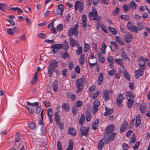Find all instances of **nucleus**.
Masks as SVG:
<instances>
[{
    "instance_id": "nucleus-1",
    "label": "nucleus",
    "mask_w": 150,
    "mask_h": 150,
    "mask_svg": "<svg viewBox=\"0 0 150 150\" xmlns=\"http://www.w3.org/2000/svg\"><path fill=\"white\" fill-rule=\"evenodd\" d=\"M58 63L59 61L55 59L52 60L49 63V65L47 67V74L49 77H51L52 76V70L56 69L58 67Z\"/></svg>"
},
{
    "instance_id": "nucleus-2",
    "label": "nucleus",
    "mask_w": 150,
    "mask_h": 150,
    "mask_svg": "<svg viewBox=\"0 0 150 150\" xmlns=\"http://www.w3.org/2000/svg\"><path fill=\"white\" fill-rule=\"evenodd\" d=\"M68 35L69 37H71L73 35H74L76 38H77L78 34V30L77 29V25L73 27V28H70L68 32Z\"/></svg>"
},
{
    "instance_id": "nucleus-3",
    "label": "nucleus",
    "mask_w": 150,
    "mask_h": 150,
    "mask_svg": "<svg viewBox=\"0 0 150 150\" xmlns=\"http://www.w3.org/2000/svg\"><path fill=\"white\" fill-rule=\"evenodd\" d=\"M63 47V45L62 44H55L51 46L52 51L54 54L56 53L57 51Z\"/></svg>"
},
{
    "instance_id": "nucleus-4",
    "label": "nucleus",
    "mask_w": 150,
    "mask_h": 150,
    "mask_svg": "<svg viewBox=\"0 0 150 150\" xmlns=\"http://www.w3.org/2000/svg\"><path fill=\"white\" fill-rule=\"evenodd\" d=\"M127 29L131 32H134L136 33H138L139 29L137 26H134L132 25V23L129 21L127 25Z\"/></svg>"
},
{
    "instance_id": "nucleus-5",
    "label": "nucleus",
    "mask_w": 150,
    "mask_h": 150,
    "mask_svg": "<svg viewBox=\"0 0 150 150\" xmlns=\"http://www.w3.org/2000/svg\"><path fill=\"white\" fill-rule=\"evenodd\" d=\"M83 8L84 5L82 3L79 1H76L75 5V11H77L78 8H79V12L81 13L83 10Z\"/></svg>"
},
{
    "instance_id": "nucleus-6",
    "label": "nucleus",
    "mask_w": 150,
    "mask_h": 150,
    "mask_svg": "<svg viewBox=\"0 0 150 150\" xmlns=\"http://www.w3.org/2000/svg\"><path fill=\"white\" fill-rule=\"evenodd\" d=\"M139 67L142 69V70H144L146 66L145 62L147 61L148 59L147 58H144L142 57H141L139 58Z\"/></svg>"
},
{
    "instance_id": "nucleus-7",
    "label": "nucleus",
    "mask_w": 150,
    "mask_h": 150,
    "mask_svg": "<svg viewBox=\"0 0 150 150\" xmlns=\"http://www.w3.org/2000/svg\"><path fill=\"white\" fill-rule=\"evenodd\" d=\"M100 104V102L98 99L95 100L93 103V107L91 111L93 114H95L98 110V107Z\"/></svg>"
},
{
    "instance_id": "nucleus-8",
    "label": "nucleus",
    "mask_w": 150,
    "mask_h": 150,
    "mask_svg": "<svg viewBox=\"0 0 150 150\" xmlns=\"http://www.w3.org/2000/svg\"><path fill=\"white\" fill-rule=\"evenodd\" d=\"M80 133L82 136H87L88 135L89 127L86 128L84 126H82L80 129Z\"/></svg>"
},
{
    "instance_id": "nucleus-9",
    "label": "nucleus",
    "mask_w": 150,
    "mask_h": 150,
    "mask_svg": "<svg viewBox=\"0 0 150 150\" xmlns=\"http://www.w3.org/2000/svg\"><path fill=\"white\" fill-rule=\"evenodd\" d=\"M83 82V79L80 78L77 79L76 81V84L78 88V91L80 92L81 91L83 88L82 83Z\"/></svg>"
},
{
    "instance_id": "nucleus-10",
    "label": "nucleus",
    "mask_w": 150,
    "mask_h": 150,
    "mask_svg": "<svg viewBox=\"0 0 150 150\" xmlns=\"http://www.w3.org/2000/svg\"><path fill=\"white\" fill-rule=\"evenodd\" d=\"M114 126L113 125H111L107 127L106 129L105 133L107 136H109L114 131Z\"/></svg>"
},
{
    "instance_id": "nucleus-11",
    "label": "nucleus",
    "mask_w": 150,
    "mask_h": 150,
    "mask_svg": "<svg viewBox=\"0 0 150 150\" xmlns=\"http://www.w3.org/2000/svg\"><path fill=\"white\" fill-rule=\"evenodd\" d=\"M103 98L105 102L109 100V93L108 90H105L103 91Z\"/></svg>"
},
{
    "instance_id": "nucleus-12",
    "label": "nucleus",
    "mask_w": 150,
    "mask_h": 150,
    "mask_svg": "<svg viewBox=\"0 0 150 150\" xmlns=\"http://www.w3.org/2000/svg\"><path fill=\"white\" fill-rule=\"evenodd\" d=\"M132 36L129 34H126L124 37L125 40L127 43H130L132 41Z\"/></svg>"
},
{
    "instance_id": "nucleus-13",
    "label": "nucleus",
    "mask_w": 150,
    "mask_h": 150,
    "mask_svg": "<svg viewBox=\"0 0 150 150\" xmlns=\"http://www.w3.org/2000/svg\"><path fill=\"white\" fill-rule=\"evenodd\" d=\"M141 115L139 114L137 115L135 118V125L136 127L139 126L141 122Z\"/></svg>"
},
{
    "instance_id": "nucleus-14",
    "label": "nucleus",
    "mask_w": 150,
    "mask_h": 150,
    "mask_svg": "<svg viewBox=\"0 0 150 150\" xmlns=\"http://www.w3.org/2000/svg\"><path fill=\"white\" fill-rule=\"evenodd\" d=\"M124 99V97L120 93H119L117 98L116 104L117 105L121 104Z\"/></svg>"
},
{
    "instance_id": "nucleus-15",
    "label": "nucleus",
    "mask_w": 150,
    "mask_h": 150,
    "mask_svg": "<svg viewBox=\"0 0 150 150\" xmlns=\"http://www.w3.org/2000/svg\"><path fill=\"white\" fill-rule=\"evenodd\" d=\"M106 142L105 139L103 138L100 140L98 144V148L99 150H101L103 146L104 143Z\"/></svg>"
},
{
    "instance_id": "nucleus-16",
    "label": "nucleus",
    "mask_w": 150,
    "mask_h": 150,
    "mask_svg": "<svg viewBox=\"0 0 150 150\" xmlns=\"http://www.w3.org/2000/svg\"><path fill=\"white\" fill-rule=\"evenodd\" d=\"M76 131L73 127H69L68 131L69 134L75 136L76 135Z\"/></svg>"
},
{
    "instance_id": "nucleus-17",
    "label": "nucleus",
    "mask_w": 150,
    "mask_h": 150,
    "mask_svg": "<svg viewBox=\"0 0 150 150\" xmlns=\"http://www.w3.org/2000/svg\"><path fill=\"white\" fill-rule=\"evenodd\" d=\"M143 71L141 70L140 69H139L137 70H135V77L137 79H138L139 76H142L144 73V72Z\"/></svg>"
},
{
    "instance_id": "nucleus-18",
    "label": "nucleus",
    "mask_w": 150,
    "mask_h": 150,
    "mask_svg": "<svg viewBox=\"0 0 150 150\" xmlns=\"http://www.w3.org/2000/svg\"><path fill=\"white\" fill-rule=\"evenodd\" d=\"M64 7V5L62 4L58 6V8L57 9V13L60 15H62L63 12V8Z\"/></svg>"
},
{
    "instance_id": "nucleus-19",
    "label": "nucleus",
    "mask_w": 150,
    "mask_h": 150,
    "mask_svg": "<svg viewBox=\"0 0 150 150\" xmlns=\"http://www.w3.org/2000/svg\"><path fill=\"white\" fill-rule=\"evenodd\" d=\"M99 120L98 119H97L93 122L92 125V128L94 130H96L98 126V124L99 123Z\"/></svg>"
},
{
    "instance_id": "nucleus-20",
    "label": "nucleus",
    "mask_w": 150,
    "mask_h": 150,
    "mask_svg": "<svg viewBox=\"0 0 150 150\" xmlns=\"http://www.w3.org/2000/svg\"><path fill=\"white\" fill-rule=\"evenodd\" d=\"M105 110L106 111L104 114V116L108 115L111 114L113 112V110L112 109L109 108L107 107H105Z\"/></svg>"
},
{
    "instance_id": "nucleus-21",
    "label": "nucleus",
    "mask_w": 150,
    "mask_h": 150,
    "mask_svg": "<svg viewBox=\"0 0 150 150\" xmlns=\"http://www.w3.org/2000/svg\"><path fill=\"white\" fill-rule=\"evenodd\" d=\"M97 12L96 10L95 9H93V11L90 13L89 14V18L91 20L93 19V18L95 16V15Z\"/></svg>"
},
{
    "instance_id": "nucleus-22",
    "label": "nucleus",
    "mask_w": 150,
    "mask_h": 150,
    "mask_svg": "<svg viewBox=\"0 0 150 150\" xmlns=\"http://www.w3.org/2000/svg\"><path fill=\"white\" fill-rule=\"evenodd\" d=\"M116 134V133H113L109 137H108L106 139V144L108 142L111 140V141H113L115 138V136Z\"/></svg>"
},
{
    "instance_id": "nucleus-23",
    "label": "nucleus",
    "mask_w": 150,
    "mask_h": 150,
    "mask_svg": "<svg viewBox=\"0 0 150 150\" xmlns=\"http://www.w3.org/2000/svg\"><path fill=\"white\" fill-rule=\"evenodd\" d=\"M103 74L102 73H100L98 78V83L99 85H101L103 83Z\"/></svg>"
},
{
    "instance_id": "nucleus-24",
    "label": "nucleus",
    "mask_w": 150,
    "mask_h": 150,
    "mask_svg": "<svg viewBox=\"0 0 150 150\" xmlns=\"http://www.w3.org/2000/svg\"><path fill=\"white\" fill-rule=\"evenodd\" d=\"M127 125L128 123L127 121H125L123 123L120 129V132L121 133H122V132H123L125 131V128Z\"/></svg>"
},
{
    "instance_id": "nucleus-25",
    "label": "nucleus",
    "mask_w": 150,
    "mask_h": 150,
    "mask_svg": "<svg viewBox=\"0 0 150 150\" xmlns=\"http://www.w3.org/2000/svg\"><path fill=\"white\" fill-rule=\"evenodd\" d=\"M115 40L117 42L121 45H124L125 44V42L118 36H115Z\"/></svg>"
},
{
    "instance_id": "nucleus-26",
    "label": "nucleus",
    "mask_w": 150,
    "mask_h": 150,
    "mask_svg": "<svg viewBox=\"0 0 150 150\" xmlns=\"http://www.w3.org/2000/svg\"><path fill=\"white\" fill-rule=\"evenodd\" d=\"M87 17L86 15H83V16L82 18V24L83 27V28L86 27L87 24Z\"/></svg>"
},
{
    "instance_id": "nucleus-27",
    "label": "nucleus",
    "mask_w": 150,
    "mask_h": 150,
    "mask_svg": "<svg viewBox=\"0 0 150 150\" xmlns=\"http://www.w3.org/2000/svg\"><path fill=\"white\" fill-rule=\"evenodd\" d=\"M62 108L64 110L68 112L70 110L69 107L67 103H63L62 106Z\"/></svg>"
},
{
    "instance_id": "nucleus-28",
    "label": "nucleus",
    "mask_w": 150,
    "mask_h": 150,
    "mask_svg": "<svg viewBox=\"0 0 150 150\" xmlns=\"http://www.w3.org/2000/svg\"><path fill=\"white\" fill-rule=\"evenodd\" d=\"M73 146V142L71 139H70L69 141V144L68 147L66 150H72Z\"/></svg>"
},
{
    "instance_id": "nucleus-29",
    "label": "nucleus",
    "mask_w": 150,
    "mask_h": 150,
    "mask_svg": "<svg viewBox=\"0 0 150 150\" xmlns=\"http://www.w3.org/2000/svg\"><path fill=\"white\" fill-rule=\"evenodd\" d=\"M85 120V116L83 114H82L79 120V123L80 125L83 124Z\"/></svg>"
},
{
    "instance_id": "nucleus-30",
    "label": "nucleus",
    "mask_w": 150,
    "mask_h": 150,
    "mask_svg": "<svg viewBox=\"0 0 150 150\" xmlns=\"http://www.w3.org/2000/svg\"><path fill=\"white\" fill-rule=\"evenodd\" d=\"M136 7L137 5L134 1H132L129 4L130 8L133 10H134L136 9Z\"/></svg>"
},
{
    "instance_id": "nucleus-31",
    "label": "nucleus",
    "mask_w": 150,
    "mask_h": 150,
    "mask_svg": "<svg viewBox=\"0 0 150 150\" xmlns=\"http://www.w3.org/2000/svg\"><path fill=\"white\" fill-rule=\"evenodd\" d=\"M98 57L99 58H98V61L102 63H103L105 61V59L102 56L101 53L100 52H99L98 53Z\"/></svg>"
},
{
    "instance_id": "nucleus-32",
    "label": "nucleus",
    "mask_w": 150,
    "mask_h": 150,
    "mask_svg": "<svg viewBox=\"0 0 150 150\" xmlns=\"http://www.w3.org/2000/svg\"><path fill=\"white\" fill-rule=\"evenodd\" d=\"M7 6L6 4L0 3V9L3 11H5Z\"/></svg>"
},
{
    "instance_id": "nucleus-33",
    "label": "nucleus",
    "mask_w": 150,
    "mask_h": 150,
    "mask_svg": "<svg viewBox=\"0 0 150 150\" xmlns=\"http://www.w3.org/2000/svg\"><path fill=\"white\" fill-rule=\"evenodd\" d=\"M44 110V109H42L41 111L40 115L41 118V120H40L39 122V124L40 125H42L44 124V123L43 122V116L44 115L43 113Z\"/></svg>"
},
{
    "instance_id": "nucleus-34",
    "label": "nucleus",
    "mask_w": 150,
    "mask_h": 150,
    "mask_svg": "<svg viewBox=\"0 0 150 150\" xmlns=\"http://www.w3.org/2000/svg\"><path fill=\"white\" fill-rule=\"evenodd\" d=\"M85 57V54H82L79 59V62L81 64H83L84 63V62L85 61V59L84 58Z\"/></svg>"
},
{
    "instance_id": "nucleus-35",
    "label": "nucleus",
    "mask_w": 150,
    "mask_h": 150,
    "mask_svg": "<svg viewBox=\"0 0 150 150\" xmlns=\"http://www.w3.org/2000/svg\"><path fill=\"white\" fill-rule=\"evenodd\" d=\"M54 115L55 116V120L57 123L58 124V122L60 121V115L57 112H56L54 113Z\"/></svg>"
},
{
    "instance_id": "nucleus-36",
    "label": "nucleus",
    "mask_w": 150,
    "mask_h": 150,
    "mask_svg": "<svg viewBox=\"0 0 150 150\" xmlns=\"http://www.w3.org/2000/svg\"><path fill=\"white\" fill-rule=\"evenodd\" d=\"M115 60L116 64L120 65L122 67H124V66H122L123 62L121 59H115Z\"/></svg>"
},
{
    "instance_id": "nucleus-37",
    "label": "nucleus",
    "mask_w": 150,
    "mask_h": 150,
    "mask_svg": "<svg viewBox=\"0 0 150 150\" xmlns=\"http://www.w3.org/2000/svg\"><path fill=\"white\" fill-rule=\"evenodd\" d=\"M132 136L133 137L135 136V134L134 133H133ZM137 141V139L135 138V137H132L130 138V142L129 143V144L130 145H132L135 142Z\"/></svg>"
},
{
    "instance_id": "nucleus-38",
    "label": "nucleus",
    "mask_w": 150,
    "mask_h": 150,
    "mask_svg": "<svg viewBox=\"0 0 150 150\" xmlns=\"http://www.w3.org/2000/svg\"><path fill=\"white\" fill-rule=\"evenodd\" d=\"M86 120L87 122H89L91 121V115L90 112H86Z\"/></svg>"
},
{
    "instance_id": "nucleus-39",
    "label": "nucleus",
    "mask_w": 150,
    "mask_h": 150,
    "mask_svg": "<svg viewBox=\"0 0 150 150\" xmlns=\"http://www.w3.org/2000/svg\"><path fill=\"white\" fill-rule=\"evenodd\" d=\"M47 115L48 117H52L53 114V110L51 108L48 109L47 110Z\"/></svg>"
},
{
    "instance_id": "nucleus-40",
    "label": "nucleus",
    "mask_w": 150,
    "mask_h": 150,
    "mask_svg": "<svg viewBox=\"0 0 150 150\" xmlns=\"http://www.w3.org/2000/svg\"><path fill=\"white\" fill-rule=\"evenodd\" d=\"M123 73L126 79L129 81H130V79L129 73L126 70H125Z\"/></svg>"
},
{
    "instance_id": "nucleus-41",
    "label": "nucleus",
    "mask_w": 150,
    "mask_h": 150,
    "mask_svg": "<svg viewBox=\"0 0 150 150\" xmlns=\"http://www.w3.org/2000/svg\"><path fill=\"white\" fill-rule=\"evenodd\" d=\"M134 103V100L131 99H128L127 106L130 108H131L133 105V103Z\"/></svg>"
},
{
    "instance_id": "nucleus-42",
    "label": "nucleus",
    "mask_w": 150,
    "mask_h": 150,
    "mask_svg": "<svg viewBox=\"0 0 150 150\" xmlns=\"http://www.w3.org/2000/svg\"><path fill=\"white\" fill-rule=\"evenodd\" d=\"M121 56L123 58L124 60H125L127 58L128 59L126 52L124 50H123L122 52H121Z\"/></svg>"
},
{
    "instance_id": "nucleus-43",
    "label": "nucleus",
    "mask_w": 150,
    "mask_h": 150,
    "mask_svg": "<svg viewBox=\"0 0 150 150\" xmlns=\"http://www.w3.org/2000/svg\"><path fill=\"white\" fill-rule=\"evenodd\" d=\"M69 42L70 43L72 47H74L76 45V43L75 42V40L73 38H69Z\"/></svg>"
},
{
    "instance_id": "nucleus-44",
    "label": "nucleus",
    "mask_w": 150,
    "mask_h": 150,
    "mask_svg": "<svg viewBox=\"0 0 150 150\" xmlns=\"http://www.w3.org/2000/svg\"><path fill=\"white\" fill-rule=\"evenodd\" d=\"M127 96L129 98V99H133L135 97V95L133 94V93L131 91L127 92Z\"/></svg>"
},
{
    "instance_id": "nucleus-45",
    "label": "nucleus",
    "mask_w": 150,
    "mask_h": 150,
    "mask_svg": "<svg viewBox=\"0 0 150 150\" xmlns=\"http://www.w3.org/2000/svg\"><path fill=\"white\" fill-rule=\"evenodd\" d=\"M27 103L28 105H30L31 106H38L39 105V103L38 102H35L33 103H31L27 101Z\"/></svg>"
},
{
    "instance_id": "nucleus-46",
    "label": "nucleus",
    "mask_w": 150,
    "mask_h": 150,
    "mask_svg": "<svg viewBox=\"0 0 150 150\" xmlns=\"http://www.w3.org/2000/svg\"><path fill=\"white\" fill-rule=\"evenodd\" d=\"M61 55L63 58L65 59L69 57V54L67 53H61Z\"/></svg>"
},
{
    "instance_id": "nucleus-47",
    "label": "nucleus",
    "mask_w": 150,
    "mask_h": 150,
    "mask_svg": "<svg viewBox=\"0 0 150 150\" xmlns=\"http://www.w3.org/2000/svg\"><path fill=\"white\" fill-rule=\"evenodd\" d=\"M140 109L141 112L143 113H144L146 110V108L145 106L143 105L142 104L140 105Z\"/></svg>"
},
{
    "instance_id": "nucleus-48",
    "label": "nucleus",
    "mask_w": 150,
    "mask_h": 150,
    "mask_svg": "<svg viewBox=\"0 0 150 150\" xmlns=\"http://www.w3.org/2000/svg\"><path fill=\"white\" fill-rule=\"evenodd\" d=\"M78 111L77 108L76 106H73L72 108V112L74 115L76 114Z\"/></svg>"
},
{
    "instance_id": "nucleus-49",
    "label": "nucleus",
    "mask_w": 150,
    "mask_h": 150,
    "mask_svg": "<svg viewBox=\"0 0 150 150\" xmlns=\"http://www.w3.org/2000/svg\"><path fill=\"white\" fill-rule=\"evenodd\" d=\"M116 72V70L115 69H113L109 71L108 72V74L109 75L112 76L114 75Z\"/></svg>"
},
{
    "instance_id": "nucleus-50",
    "label": "nucleus",
    "mask_w": 150,
    "mask_h": 150,
    "mask_svg": "<svg viewBox=\"0 0 150 150\" xmlns=\"http://www.w3.org/2000/svg\"><path fill=\"white\" fill-rule=\"evenodd\" d=\"M108 28L109 30L113 34L115 35L117 33V32L115 28H112L110 26H108Z\"/></svg>"
},
{
    "instance_id": "nucleus-51",
    "label": "nucleus",
    "mask_w": 150,
    "mask_h": 150,
    "mask_svg": "<svg viewBox=\"0 0 150 150\" xmlns=\"http://www.w3.org/2000/svg\"><path fill=\"white\" fill-rule=\"evenodd\" d=\"M137 25L138 26L137 28L139 29L140 30L144 28V27L143 26V23L141 22H138L137 23Z\"/></svg>"
},
{
    "instance_id": "nucleus-52",
    "label": "nucleus",
    "mask_w": 150,
    "mask_h": 150,
    "mask_svg": "<svg viewBox=\"0 0 150 150\" xmlns=\"http://www.w3.org/2000/svg\"><path fill=\"white\" fill-rule=\"evenodd\" d=\"M89 45L86 43L84 48V53H85L86 52H88L89 49Z\"/></svg>"
},
{
    "instance_id": "nucleus-53",
    "label": "nucleus",
    "mask_w": 150,
    "mask_h": 150,
    "mask_svg": "<svg viewBox=\"0 0 150 150\" xmlns=\"http://www.w3.org/2000/svg\"><path fill=\"white\" fill-rule=\"evenodd\" d=\"M57 150H62V144L61 142L59 141L57 142Z\"/></svg>"
},
{
    "instance_id": "nucleus-54",
    "label": "nucleus",
    "mask_w": 150,
    "mask_h": 150,
    "mask_svg": "<svg viewBox=\"0 0 150 150\" xmlns=\"http://www.w3.org/2000/svg\"><path fill=\"white\" fill-rule=\"evenodd\" d=\"M122 8L124 10L125 12L127 11L130 8L129 6L127 5H123L122 6Z\"/></svg>"
},
{
    "instance_id": "nucleus-55",
    "label": "nucleus",
    "mask_w": 150,
    "mask_h": 150,
    "mask_svg": "<svg viewBox=\"0 0 150 150\" xmlns=\"http://www.w3.org/2000/svg\"><path fill=\"white\" fill-rule=\"evenodd\" d=\"M28 126L31 129H34L36 127V125L34 123H31L28 124Z\"/></svg>"
},
{
    "instance_id": "nucleus-56",
    "label": "nucleus",
    "mask_w": 150,
    "mask_h": 150,
    "mask_svg": "<svg viewBox=\"0 0 150 150\" xmlns=\"http://www.w3.org/2000/svg\"><path fill=\"white\" fill-rule=\"evenodd\" d=\"M57 30L58 31H61L63 30V26L61 24H59L57 27Z\"/></svg>"
},
{
    "instance_id": "nucleus-57",
    "label": "nucleus",
    "mask_w": 150,
    "mask_h": 150,
    "mask_svg": "<svg viewBox=\"0 0 150 150\" xmlns=\"http://www.w3.org/2000/svg\"><path fill=\"white\" fill-rule=\"evenodd\" d=\"M37 36L42 39H45L46 38V35L44 33H41L38 34Z\"/></svg>"
},
{
    "instance_id": "nucleus-58",
    "label": "nucleus",
    "mask_w": 150,
    "mask_h": 150,
    "mask_svg": "<svg viewBox=\"0 0 150 150\" xmlns=\"http://www.w3.org/2000/svg\"><path fill=\"white\" fill-rule=\"evenodd\" d=\"M111 44L114 47L115 50H117V46L116 43L115 42L111 41L110 42Z\"/></svg>"
},
{
    "instance_id": "nucleus-59",
    "label": "nucleus",
    "mask_w": 150,
    "mask_h": 150,
    "mask_svg": "<svg viewBox=\"0 0 150 150\" xmlns=\"http://www.w3.org/2000/svg\"><path fill=\"white\" fill-rule=\"evenodd\" d=\"M140 142H136L135 145L133 147V149L134 150L137 149L139 146Z\"/></svg>"
},
{
    "instance_id": "nucleus-60",
    "label": "nucleus",
    "mask_w": 150,
    "mask_h": 150,
    "mask_svg": "<svg viewBox=\"0 0 150 150\" xmlns=\"http://www.w3.org/2000/svg\"><path fill=\"white\" fill-rule=\"evenodd\" d=\"M7 33L11 35H13L14 34V33L13 32V30L11 28H8L7 29Z\"/></svg>"
},
{
    "instance_id": "nucleus-61",
    "label": "nucleus",
    "mask_w": 150,
    "mask_h": 150,
    "mask_svg": "<svg viewBox=\"0 0 150 150\" xmlns=\"http://www.w3.org/2000/svg\"><path fill=\"white\" fill-rule=\"evenodd\" d=\"M74 70L77 73L79 74L80 73V67L79 65L76 66V67L75 68Z\"/></svg>"
},
{
    "instance_id": "nucleus-62",
    "label": "nucleus",
    "mask_w": 150,
    "mask_h": 150,
    "mask_svg": "<svg viewBox=\"0 0 150 150\" xmlns=\"http://www.w3.org/2000/svg\"><path fill=\"white\" fill-rule=\"evenodd\" d=\"M43 104L45 105V106L47 107H50V104L47 100H45L43 102Z\"/></svg>"
},
{
    "instance_id": "nucleus-63",
    "label": "nucleus",
    "mask_w": 150,
    "mask_h": 150,
    "mask_svg": "<svg viewBox=\"0 0 150 150\" xmlns=\"http://www.w3.org/2000/svg\"><path fill=\"white\" fill-rule=\"evenodd\" d=\"M68 68L69 70H71L74 67V64L72 62H71L68 65Z\"/></svg>"
},
{
    "instance_id": "nucleus-64",
    "label": "nucleus",
    "mask_w": 150,
    "mask_h": 150,
    "mask_svg": "<svg viewBox=\"0 0 150 150\" xmlns=\"http://www.w3.org/2000/svg\"><path fill=\"white\" fill-rule=\"evenodd\" d=\"M82 52V48L81 47H79L78 48V49L77 51V53L79 54V55L81 54Z\"/></svg>"
}]
</instances>
